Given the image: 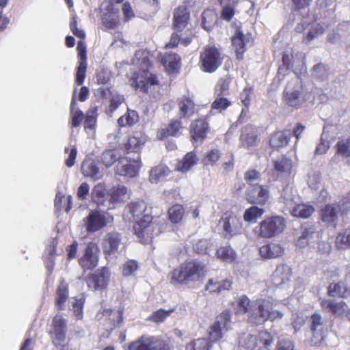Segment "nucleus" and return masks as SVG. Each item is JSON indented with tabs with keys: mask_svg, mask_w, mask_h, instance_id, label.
I'll return each mask as SVG.
<instances>
[{
	"mask_svg": "<svg viewBox=\"0 0 350 350\" xmlns=\"http://www.w3.org/2000/svg\"><path fill=\"white\" fill-rule=\"evenodd\" d=\"M129 213L135 221L133 226L135 234L144 243H148L159 232L158 224L152 221L150 209L144 201L131 203L129 206Z\"/></svg>",
	"mask_w": 350,
	"mask_h": 350,
	"instance_id": "1",
	"label": "nucleus"
},
{
	"mask_svg": "<svg viewBox=\"0 0 350 350\" xmlns=\"http://www.w3.org/2000/svg\"><path fill=\"white\" fill-rule=\"evenodd\" d=\"M275 306V301L271 297L259 298L252 301L247 315L248 322L252 325H260L267 321H274L282 319L283 312L273 310Z\"/></svg>",
	"mask_w": 350,
	"mask_h": 350,
	"instance_id": "2",
	"label": "nucleus"
},
{
	"mask_svg": "<svg viewBox=\"0 0 350 350\" xmlns=\"http://www.w3.org/2000/svg\"><path fill=\"white\" fill-rule=\"evenodd\" d=\"M135 57L137 62H141V68L139 73H133L130 79L131 85L135 90L139 89L143 92H148V88L157 85L156 77L149 72L151 65L148 59V53L144 51H137Z\"/></svg>",
	"mask_w": 350,
	"mask_h": 350,
	"instance_id": "3",
	"label": "nucleus"
},
{
	"mask_svg": "<svg viewBox=\"0 0 350 350\" xmlns=\"http://www.w3.org/2000/svg\"><path fill=\"white\" fill-rule=\"evenodd\" d=\"M206 272L205 265L200 262L191 261L183 263L171 272L173 283L187 284L200 280Z\"/></svg>",
	"mask_w": 350,
	"mask_h": 350,
	"instance_id": "4",
	"label": "nucleus"
},
{
	"mask_svg": "<svg viewBox=\"0 0 350 350\" xmlns=\"http://www.w3.org/2000/svg\"><path fill=\"white\" fill-rule=\"evenodd\" d=\"M273 339L267 331L258 334H243L239 338V346L245 350H271Z\"/></svg>",
	"mask_w": 350,
	"mask_h": 350,
	"instance_id": "5",
	"label": "nucleus"
},
{
	"mask_svg": "<svg viewBox=\"0 0 350 350\" xmlns=\"http://www.w3.org/2000/svg\"><path fill=\"white\" fill-rule=\"evenodd\" d=\"M223 56L214 46H206L201 51L199 59L200 69L206 72L213 73L221 65Z\"/></svg>",
	"mask_w": 350,
	"mask_h": 350,
	"instance_id": "6",
	"label": "nucleus"
},
{
	"mask_svg": "<svg viewBox=\"0 0 350 350\" xmlns=\"http://www.w3.org/2000/svg\"><path fill=\"white\" fill-rule=\"evenodd\" d=\"M286 228V221L282 217L273 216L262 220L259 224L258 236L271 238L281 234Z\"/></svg>",
	"mask_w": 350,
	"mask_h": 350,
	"instance_id": "7",
	"label": "nucleus"
},
{
	"mask_svg": "<svg viewBox=\"0 0 350 350\" xmlns=\"http://www.w3.org/2000/svg\"><path fill=\"white\" fill-rule=\"evenodd\" d=\"M231 325L230 314L228 310L223 311L216 318L209 331V339L215 342L221 338L230 329Z\"/></svg>",
	"mask_w": 350,
	"mask_h": 350,
	"instance_id": "8",
	"label": "nucleus"
},
{
	"mask_svg": "<svg viewBox=\"0 0 350 350\" xmlns=\"http://www.w3.org/2000/svg\"><path fill=\"white\" fill-rule=\"evenodd\" d=\"M219 223L223 229L222 233L225 238L230 239L241 232V221L232 213L227 212L224 213Z\"/></svg>",
	"mask_w": 350,
	"mask_h": 350,
	"instance_id": "9",
	"label": "nucleus"
},
{
	"mask_svg": "<svg viewBox=\"0 0 350 350\" xmlns=\"http://www.w3.org/2000/svg\"><path fill=\"white\" fill-rule=\"evenodd\" d=\"M109 218L104 212L91 211L83 221L88 232H95L107 226Z\"/></svg>",
	"mask_w": 350,
	"mask_h": 350,
	"instance_id": "10",
	"label": "nucleus"
},
{
	"mask_svg": "<svg viewBox=\"0 0 350 350\" xmlns=\"http://www.w3.org/2000/svg\"><path fill=\"white\" fill-rule=\"evenodd\" d=\"M301 235L296 241V245L299 248H304L306 245L319 242L321 232L317 227L311 224L306 223L301 227Z\"/></svg>",
	"mask_w": 350,
	"mask_h": 350,
	"instance_id": "11",
	"label": "nucleus"
},
{
	"mask_svg": "<svg viewBox=\"0 0 350 350\" xmlns=\"http://www.w3.org/2000/svg\"><path fill=\"white\" fill-rule=\"evenodd\" d=\"M99 250L94 243H90L84 250L83 255L79 259L83 269H92L98 265Z\"/></svg>",
	"mask_w": 350,
	"mask_h": 350,
	"instance_id": "12",
	"label": "nucleus"
},
{
	"mask_svg": "<svg viewBox=\"0 0 350 350\" xmlns=\"http://www.w3.org/2000/svg\"><path fill=\"white\" fill-rule=\"evenodd\" d=\"M246 199L251 204H265L269 198L267 187L256 184L250 185L246 191Z\"/></svg>",
	"mask_w": 350,
	"mask_h": 350,
	"instance_id": "13",
	"label": "nucleus"
},
{
	"mask_svg": "<svg viewBox=\"0 0 350 350\" xmlns=\"http://www.w3.org/2000/svg\"><path fill=\"white\" fill-rule=\"evenodd\" d=\"M109 272L107 268L103 267L91 274L87 280L88 286L92 290H101L105 288L109 281Z\"/></svg>",
	"mask_w": 350,
	"mask_h": 350,
	"instance_id": "14",
	"label": "nucleus"
},
{
	"mask_svg": "<svg viewBox=\"0 0 350 350\" xmlns=\"http://www.w3.org/2000/svg\"><path fill=\"white\" fill-rule=\"evenodd\" d=\"M234 32L232 36V46L237 55V58L241 59L245 51V44L248 42L247 35L243 34L240 29L239 24H233Z\"/></svg>",
	"mask_w": 350,
	"mask_h": 350,
	"instance_id": "15",
	"label": "nucleus"
},
{
	"mask_svg": "<svg viewBox=\"0 0 350 350\" xmlns=\"http://www.w3.org/2000/svg\"><path fill=\"white\" fill-rule=\"evenodd\" d=\"M122 245L120 234L116 232L107 233L103 239L102 248L106 255H114Z\"/></svg>",
	"mask_w": 350,
	"mask_h": 350,
	"instance_id": "16",
	"label": "nucleus"
},
{
	"mask_svg": "<svg viewBox=\"0 0 350 350\" xmlns=\"http://www.w3.org/2000/svg\"><path fill=\"white\" fill-rule=\"evenodd\" d=\"M116 167L117 174L132 178L136 176L138 174L140 165L137 161H131L127 158H122L118 161Z\"/></svg>",
	"mask_w": 350,
	"mask_h": 350,
	"instance_id": "17",
	"label": "nucleus"
},
{
	"mask_svg": "<svg viewBox=\"0 0 350 350\" xmlns=\"http://www.w3.org/2000/svg\"><path fill=\"white\" fill-rule=\"evenodd\" d=\"M258 142L257 130L254 127L247 125L241 129L239 137L241 147L250 149L257 146Z\"/></svg>",
	"mask_w": 350,
	"mask_h": 350,
	"instance_id": "18",
	"label": "nucleus"
},
{
	"mask_svg": "<svg viewBox=\"0 0 350 350\" xmlns=\"http://www.w3.org/2000/svg\"><path fill=\"white\" fill-rule=\"evenodd\" d=\"M320 304L323 310L338 317L346 315V312L349 310V306L343 300L322 299Z\"/></svg>",
	"mask_w": 350,
	"mask_h": 350,
	"instance_id": "19",
	"label": "nucleus"
},
{
	"mask_svg": "<svg viewBox=\"0 0 350 350\" xmlns=\"http://www.w3.org/2000/svg\"><path fill=\"white\" fill-rule=\"evenodd\" d=\"M66 322L61 315L57 314L53 319L52 338L55 346L60 345L65 340Z\"/></svg>",
	"mask_w": 350,
	"mask_h": 350,
	"instance_id": "20",
	"label": "nucleus"
},
{
	"mask_svg": "<svg viewBox=\"0 0 350 350\" xmlns=\"http://www.w3.org/2000/svg\"><path fill=\"white\" fill-rule=\"evenodd\" d=\"M311 330L312 332V340L314 344L321 343L325 336L327 329L323 325L322 317L319 314L315 313L311 317Z\"/></svg>",
	"mask_w": 350,
	"mask_h": 350,
	"instance_id": "21",
	"label": "nucleus"
},
{
	"mask_svg": "<svg viewBox=\"0 0 350 350\" xmlns=\"http://www.w3.org/2000/svg\"><path fill=\"white\" fill-rule=\"evenodd\" d=\"M299 89V85L293 86L292 83L288 84L284 91V100L287 105L297 108L302 104L304 99Z\"/></svg>",
	"mask_w": 350,
	"mask_h": 350,
	"instance_id": "22",
	"label": "nucleus"
},
{
	"mask_svg": "<svg viewBox=\"0 0 350 350\" xmlns=\"http://www.w3.org/2000/svg\"><path fill=\"white\" fill-rule=\"evenodd\" d=\"M259 252L262 258L272 259L282 256L284 253V248L280 243L271 242L260 247Z\"/></svg>",
	"mask_w": 350,
	"mask_h": 350,
	"instance_id": "23",
	"label": "nucleus"
},
{
	"mask_svg": "<svg viewBox=\"0 0 350 350\" xmlns=\"http://www.w3.org/2000/svg\"><path fill=\"white\" fill-rule=\"evenodd\" d=\"M178 116L181 118H190L195 111V103L193 99L189 96H183L178 99Z\"/></svg>",
	"mask_w": 350,
	"mask_h": 350,
	"instance_id": "24",
	"label": "nucleus"
},
{
	"mask_svg": "<svg viewBox=\"0 0 350 350\" xmlns=\"http://www.w3.org/2000/svg\"><path fill=\"white\" fill-rule=\"evenodd\" d=\"M208 124L204 120L199 119L191 123L190 133L194 141L202 140L208 130Z\"/></svg>",
	"mask_w": 350,
	"mask_h": 350,
	"instance_id": "25",
	"label": "nucleus"
},
{
	"mask_svg": "<svg viewBox=\"0 0 350 350\" xmlns=\"http://www.w3.org/2000/svg\"><path fill=\"white\" fill-rule=\"evenodd\" d=\"M339 213L336 204H328L321 209V220L327 224H334L338 220Z\"/></svg>",
	"mask_w": 350,
	"mask_h": 350,
	"instance_id": "26",
	"label": "nucleus"
},
{
	"mask_svg": "<svg viewBox=\"0 0 350 350\" xmlns=\"http://www.w3.org/2000/svg\"><path fill=\"white\" fill-rule=\"evenodd\" d=\"M314 211V208L312 205L297 202L288 211L292 216L303 219L310 217Z\"/></svg>",
	"mask_w": 350,
	"mask_h": 350,
	"instance_id": "27",
	"label": "nucleus"
},
{
	"mask_svg": "<svg viewBox=\"0 0 350 350\" xmlns=\"http://www.w3.org/2000/svg\"><path fill=\"white\" fill-rule=\"evenodd\" d=\"M299 198L297 191H295L292 186L287 185L282 191L281 200L285 205V211H288L296 202H298Z\"/></svg>",
	"mask_w": 350,
	"mask_h": 350,
	"instance_id": "28",
	"label": "nucleus"
},
{
	"mask_svg": "<svg viewBox=\"0 0 350 350\" xmlns=\"http://www.w3.org/2000/svg\"><path fill=\"white\" fill-rule=\"evenodd\" d=\"M189 20V12L185 7H178L174 12V29L177 31L183 30L187 25Z\"/></svg>",
	"mask_w": 350,
	"mask_h": 350,
	"instance_id": "29",
	"label": "nucleus"
},
{
	"mask_svg": "<svg viewBox=\"0 0 350 350\" xmlns=\"http://www.w3.org/2000/svg\"><path fill=\"white\" fill-rule=\"evenodd\" d=\"M82 173L85 176L96 180L103 177V172L95 163L91 160L84 161L81 165Z\"/></svg>",
	"mask_w": 350,
	"mask_h": 350,
	"instance_id": "30",
	"label": "nucleus"
},
{
	"mask_svg": "<svg viewBox=\"0 0 350 350\" xmlns=\"http://www.w3.org/2000/svg\"><path fill=\"white\" fill-rule=\"evenodd\" d=\"M291 275V269L286 265L278 266L273 272L274 281L278 286H281L290 281Z\"/></svg>",
	"mask_w": 350,
	"mask_h": 350,
	"instance_id": "31",
	"label": "nucleus"
},
{
	"mask_svg": "<svg viewBox=\"0 0 350 350\" xmlns=\"http://www.w3.org/2000/svg\"><path fill=\"white\" fill-rule=\"evenodd\" d=\"M198 161V159L196 154L193 152H189L177 163L176 170L179 172H186L196 165Z\"/></svg>",
	"mask_w": 350,
	"mask_h": 350,
	"instance_id": "32",
	"label": "nucleus"
},
{
	"mask_svg": "<svg viewBox=\"0 0 350 350\" xmlns=\"http://www.w3.org/2000/svg\"><path fill=\"white\" fill-rule=\"evenodd\" d=\"M290 131H278L273 133L269 140L272 148L278 149L286 146L290 139Z\"/></svg>",
	"mask_w": 350,
	"mask_h": 350,
	"instance_id": "33",
	"label": "nucleus"
},
{
	"mask_svg": "<svg viewBox=\"0 0 350 350\" xmlns=\"http://www.w3.org/2000/svg\"><path fill=\"white\" fill-rule=\"evenodd\" d=\"M180 57L175 53H165L162 58L163 64L168 72L177 71L180 68Z\"/></svg>",
	"mask_w": 350,
	"mask_h": 350,
	"instance_id": "34",
	"label": "nucleus"
},
{
	"mask_svg": "<svg viewBox=\"0 0 350 350\" xmlns=\"http://www.w3.org/2000/svg\"><path fill=\"white\" fill-rule=\"evenodd\" d=\"M327 294L330 297H338L344 298L348 294V288L342 282H332L327 289Z\"/></svg>",
	"mask_w": 350,
	"mask_h": 350,
	"instance_id": "35",
	"label": "nucleus"
},
{
	"mask_svg": "<svg viewBox=\"0 0 350 350\" xmlns=\"http://www.w3.org/2000/svg\"><path fill=\"white\" fill-rule=\"evenodd\" d=\"M170 173V170L164 165H159L153 168L150 172V181L152 183H157L159 181L163 179L168 176Z\"/></svg>",
	"mask_w": 350,
	"mask_h": 350,
	"instance_id": "36",
	"label": "nucleus"
},
{
	"mask_svg": "<svg viewBox=\"0 0 350 350\" xmlns=\"http://www.w3.org/2000/svg\"><path fill=\"white\" fill-rule=\"evenodd\" d=\"M68 297V285L62 281L57 289V295L55 298V306L58 310H63L64 303Z\"/></svg>",
	"mask_w": 350,
	"mask_h": 350,
	"instance_id": "37",
	"label": "nucleus"
},
{
	"mask_svg": "<svg viewBox=\"0 0 350 350\" xmlns=\"http://www.w3.org/2000/svg\"><path fill=\"white\" fill-rule=\"evenodd\" d=\"M216 255L218 258L226 262H232L236 259V252L228 245L219 247L217 250Z\"/></svg>",
	"mask_w": 350,
	"mask_h": 350,
	"instance_id": "38",
	"label": "nucleus"
},
{
	"mask_svg": "<svg viewBox=\"0 0 350 350\" xmlns=\"http://www.w3.org/2000/svg\"><path fill=\"white\" fill-rule=\"evenodd\" d=\"M103 25L107 29L116 28L120 23L118 12L109 11L103 14L102 17Z\"/></svg>",
	"mask_w": 350,
	"mask_h": 350,
	"instance_id": "39",
	"label": "nucleus"
},
{
	"mask_svg": "<svg viewBox=\"0 0 350 350\" xmlns=\"http://www.w3.org/2000/svg\"><path fill=\"white\" fill-rule=\"evenodd\" d=\"M101 161L106 167H111L116 161L121 159L116 150H105L101 154Z\"/></svg>",
	"mask_w": 350,
	"mask_h": 350,
	"instance_id": "40",
	"label": "nucleus"
},
{
	"mask_svg": "<svg viewBox=\"0 0 350 350\" xmlns=\"http://www.w3.org/2000/svg\"><path fill=\"white\" fill-rule=\"evenodd\" d=\"M138 120L137 113L134 110L128 109L127 113L118 119V123L120 126H133Z\"/></svg>",
	"mask_w": 350,
	"mask_h": 350,
	"instance_id": "41",
	"label": "nucleus"
},
{
	"mask_svg": "<svg viewBox=\"0 0 350 350\" xmlns=\"http://www.w3.org/2000/svg\"><path fill=\"white\" fill-rule=\"evenodd\" d=\"M146 138L142 135H135L128 139L127 143L125 144V148L128 151L137 152L141 146L144 144Z\"/></svg>",
	"mask_w": 350,
	"mask_h": 350,
	"instance_id": "42",
	"label": "nucleus"
},
{
	"mask_svg": "<svg viewBox=\"0 0 350 350\" xmlns=\"http://www.w3.org/2000/svg\"><path fill=\"white\" fill-rule=\"evenodd\" d=\"M129 195L128 189L125 186L118 185L111 191V200L118 202L124 200Z\"/></svg>",
	"mask_w": 350,
	"mask_h": 350,
	"instance_id": "43",
	"label": "nucleus"
},
{
	"mask_svg": "<svg viewBox=\"0 0 350 350\" xmlns=\"http://www.w3.org/2000/svg\"><path fill=\"white\" fill-rule=\"evenodd\" d=\"M264 213L262 208L257 206H251L246 209L243 214V219L247 222H255L256 219L260 217Z\"/></svg>",
	"mask_w": 350,
	"mask_h": 350,
	"instance_id": "44",
	"label": "nucleus"
},
{
	"mask_svg": "<svg viewBox=\"0 0 350 350\" xmlns=\"http://www.w3.org/2000/svg\"><path fill=\"white\" fill-rule=\"evenodd\" d=\"M75 105L76 101L73 97L70 103L71 122L72 126L77 127L81 124L83 119V113L80 109H75Z\"/></svg>",
	"mask_w": 350,
	"mask_h": 350,
	"instance_id": "45",
	"label": "nucleus"
},
{
	"mask_svg": "<svg viewBox=\"0 0 350 350\" xmlns=\"http://www.w3.org/2000/svg\"><path fill=\"white\" fill-rule=\"evenodd\" d=\"M150 337L142 336L130 344L128 350H152Z\"/></svg>",
	"mask_w": 350,
	"mask_h": 350,
	"instance_id": "46",
	"label": "nucleus"
},
{
	"mask_svg": "<svg viewBox=\"0 0 350 350\" xmlns=\"http://www.w3.org/2000/svg\"><path fill=\"white\" fill-rule=\"evenodd\" d=\"M183 129L181 122L178 120H172L167 127L163 130V137L175 136L178 137L180 135V131Z\"/></svg>",
	"mask_w": 350,
	"mask_h": 350,
	"instance_id": "47",
	"label": "nucleus"
},
{
	"mask_svg": "<svg viewBox=\"0 0 350 350\" xmlns=\"http://www.w3.org/2000/svg\"><path fill=\"white\" fill-rule=\"evenodd\" d=\"M184 212V208L181 205H174L168 210L170 220L174 224L179 223L183 217Z\"/></svg>",
	"mask_w": 350,
	"mask_h": 350,
	"instance_id": "48",
	"label": "nucleus"
},
{
	"mask_svg": "<svg viewBox=\"0 0 350 350\" xmlns=\"http://www.w3.org/2000/svg\"><path fill=\"white\" fill-rule=\"evenodd\" d=\"M336 245L340 249H347L350 247V229H346L340 232L336 240Z\"/></svg>",
	"mask_w": 350,
	"mask_h": 350,
	"instance_id": "49",
	"label": "nucleus"
},
{
	"mask_svg": "<svg viewBox=\"0 0 350 350\" xmlns=\"http://www.w3.org/2000/svg\"><path fill=\"white\" fill-rule=\"evenodd\" d=\"M292 162L286 157H282L275 161V169L278 172L290 174Z\"/></svg>",
	"mask_w": 350,
	"mask_h": 350,
	"instance_id": "50",
	"label": "nucleus"
},
{
	"mask_svg": "<svg viewBox=\"0 0 350 350\" xmlns=\"http://www.w3.org/2000/svg\"><path fill=\"white\" fill-rule=\"evenodd\" d=\"M252 301L245 295H242L237 299L236 312L239 314H249Z\"/></svg>",
	"mask_w": 350,
	"mask_h": 350,
	"instance_id": "51",
	"label": "nucleus"
},
{
	"mask_svg": "<svg viewBox=\"0 0 350 350\" xmlns=\"http://www.w3.org/2000/svg\"><path fill=\"white\" fill-rule=\"evenodd\" d=\"M230 105L231 102L228 99L222 95L217 94L215 100L212 103V109L221 112L226 110Z\"/></svg>",
	"mask_w": 350,
	"mask_h": 350,
	"instance_id": "52",
	"label": "nucleus"
},
{
	"mask_svg": "<svg viewBox=\"0 0 350 350\" xmlns=\"http://www.w3.org/2000/svg\"><path fill=\"white\" fill-rule=\"evenodd\" d=\"M105 197V188L103 185H96L92 192V198L93 200L98 205L103 204Z\"/></svg>",
	"mask_w": 350,
	"mask_h": 350,
	"instance_id": "53",
	"label": "nucleus"
},
{
	"mask_svg": "<svg viewBox=\"0 0 350 350\" xmlns=\"http://www.w3.org/2000/svg\"><path fill=\"white\" fill-rule=\"evenodd\" d=\"M210 343L204 338H198L187 346V350H208Z\"/></svg>",
	"mask_w": 350,
	"mask_h": 350,
	"instance_id": "54",
	"label": "nucleus"
},
{
	"mask_svg": "<svg viewBox=\"0 0 350 350\" xmlns=\"http://www.w3.org/2000/svg\"><path fill=\"white\" fill-rule=\"evenodd\" d=\"M138 269V263L133 260H129L123 265L122 273L124 276L133 275Z\"/></svg>",
	"mask_w": 350,
	"mask_h": 350,
	"instance_id": "55",
	"label": "nucleus"
},
{
	"mask_svg": "<svg viewBox=\"0 0 350 350\" xmlns=\"http://www.w3.org/2000/svg\"><path fill=\"white\" fill-rule=\"evenodd\" d=\"M86 68H87L86 62L79 61V65L77 67V72H76V83H77L78 85H82L84 81L85 77Z\"/></svg>",
	"mask_w": 350,
	"mask_h": 350,
	"instance_id": "56",
	"label": "nucleus"
},
{
	"mask_svg": "<svg viewBox=\"0 0 350 350\" xmlns=\"http://www.w3.org/2000/svg\"><path fill=\"white\" fill-rule=\"evenodd\" d=\"M71 200H72V198L70 196L65 197L62 193H61L60 192H58L56 194V196L55 198V206L57 209H60L62 207V204L63 201L64 202L67 201L68 206L66 208L65 211L68 212L70 211V209L71 208V206H70Z\"/></svg>",
	"mask_w": 350,
	"mask_h": 350,
	"instance_id": "57",
	"label": "nucleus"
},
{
	"mask_svg": "<svg viewBox=\"0 0 350 350\" xmlns=\"http://www.w3.org/2000/svg\"><path fill=\"white\" fill-rule=\"evenodd\" d=\"M220 158V153L218 150L213 149L209 150L204 159V162L206 165H213L216 163V162Z\"/></svg>",
	"mask_w": 350,
	"mask_h": 350,
	"instance_id": "58",
	"label": "nucleus"
},
{
	"mask_svg": "<svg viewBox=\"0 0 350 350\" xmlns=\"http://www.w3.org/2000/svg\"><path fill=\"white\" fill-rule=\"evenodd\" d=\"M212 243L208 239H200L193 245V249L198 253H207Z\"/></svg>",
	"mask_w": 350,
	"mask_h": 350,
	"instance_id": "59",
	"label": "nucleus"
},
{
	"mask_svg": "<svg viewBox=\"0 0 350 350\" xmlns=\"http://www.w3.org/2000/svg\"><path fill=\"white\" fill-rule=\"evenodd\" d=\"M174 312V309H171L169 310H163L162 309L158 310L155 312H154L150 319L152 321L156 323L163 322L164 319L169 317L172 312Z\"/></svg>",
	"mask_w": 350,
	"mask_h": 350,
	"instance_id": "60",
	"label": "nucleus"
},
{
	"mask_svg": "<svg viewBox=\"0 0 350 350\" xmlns=\"http://www.w3.org/2000/svg\"><path fill=\"white\" fill-rule=\"evenodd\" d=\"M152 350H169V347L165 341L156 337H150Z\"/></svg>",
	"mask_w": 350,
	"mask_h": 350,
	"instance_id": "61",
	"label": "nucleus"
},
{
	"mask_svg": "<svg viewBox=\"0 0 350 350\" xmlns=\"http://www.w3.org/2000/svg\"><path fill=\"white\" fill-rule=\"evenodd\" d=\"M152 350H169V347L165 341L156 337H150Z\"/></svg>",
	"mask_w": 350,
	"mask_h": 350,
	"instance_id": "62",
	"label": "nucleus"
},
{
	"mask_svg": "<svg viewBox=\"0 0 350 350\" xmlns=\"http://www.w3.org/2000/svg\"><path fill=\"white\" fill-rule=\"evenodd\" d=\"M338 152L345 157H350V141H343L338 143Z\"/></svg>",
	"mask_w": 350,
	"mask_h": 350,
	"instance_id": "63",
	"label": "nucleus"
},
{
	"mask_svg": "<svg viewBox=\"0 0 350 350\" xmlns=\"http://www.w3.org/2000/svg\"><path fill=\"white\" fill-rule=\"evenodd\" d=\"M339 212L347 214L350 211V196L343 198L336 204Z\"/></svg>",
	"mask_w": 350,
	"mask_h": 350,
	"instance_id": "64",
	"label": "nucleus"
}]
</instances>
